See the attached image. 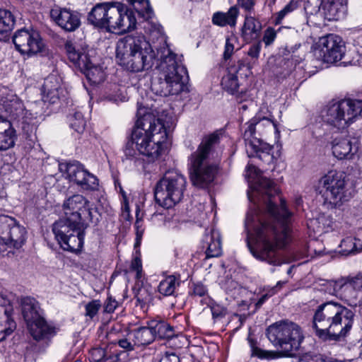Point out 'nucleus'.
<instances>
[{
  "mask_svg": "<svg viewBox=\"0 0 362 362\" xmlns=\"http://www.w3.org/2000/svg\"><path fill=\"white\" fill-rule=\"evenodd\" d=\"M259 170L253 165L246 167L245 176L255 181L247 197L253 202V209L247 212L245 226L247 240L254 239L255 246L247 245L252 255L269 264L280 265L278 249L284 247L290 241V223L291 214L286 207V202L280 199L278 207L273 203L272 197L279 194V187L269 179L261 177Z\"/></svg>",
  "mask_w": 362,
  "mask_h": 362,
  "instance_id": "nucleus-1",
  "label": "nucleus"
},
{
  "mask_svg": "<svg viewBox=\"0 0 362 362\" xmlns=\"http://www.w3.org/2000/svg\"><path fill=\"white\" fill-rule=\"evenodd\" d=\"M137 115L131 140L127 143L124 150L126 159L134 160L135 165L141 163L138 157L140 154L151 160L158 158L167 139L165 124L158 116L153 112H146L143 108H139Z\"/></svg>",
  "mask_w": 362,
  "mask_h": 362,
  "instance_id": "nucleus-2",
  "label": "nucleus"
},
{
  "mask_svg": "<svg viewBox=\"0 0 362 362\" xmlns=\"http://www.w3.org/2000/svg\"><path fill=\"white\" fill-rule=\"evenodd\" d=\"M354 313L341 304L328 301L318 305L313 316V327L324 340L339 341L350 332Z\"/></svg>",
  "mask_w": 362,
  "mask_h": 362,
  "instance_id": "nucleus-3",
  "label": "nucleus"
},
{
  "mask_svg": "<svg viewBox=\"0 0 362 362\" xmlns=\"http://www.w3.org/2000/svg\"><path fill=\"white\" fill-rule=\"evenodd\" d=\"M220 138L213 133L204 136L196 151L189 157L190 179L193 185L199 188H208L214 181L218 173V166L211 159L220 157L216 151Z\"/></svg>",
  "mask_w": 362,
  "mask_h": 362,
  "instance_id": "nucleus-4",
  "label": "nucleus"
},
{
  "mask_svg": "<svg viewBox=\"0 0 362 362\" xmlns=\"http://www.w3.org/2000/svg\"><path fill=\"white\" fill-rule=\"evenodd\" d=\"M116 59L126 70L137 73L152 68L156 53L142 35H129L117 44Z\"/></svg>",
  "mask_w": 362,
  "mask_h": 362,
  "instance_id": "nucleus-5",
  "label": "nucleus"
},
{
  "mask_svg": "<svg viewBox=\"0 0 362 362\" xmlns=\"http://www.w3.org/2000/svg\"><path fill=\"white\" fill-rule=\"evenodd\" d=\"M158 76L151 83V90L156 95H177L186 88L184 76L187 69L181 59L169 48L164 49L158 66Z\"/></svg>",
  "mask_w": 362,
  "mask_h": 362,
  "instance_id": "nucleus-6",
  "label": "nucleus"
},
{
  "mask_svg": "<svg viewBox=\"0 0 362 362\" xmlns=\"http://www.w3.org/2000/svg\"><path fill=\"white\" fill-rule=\"evenodd\" d=\"M267 335L284 356H292L304 339L300 327L291 322H283L269 326Z\"/></svg>",
  "mask_w": 362,
  "mask_h": 362,
  "instance_id": "nucleus-7",
  "label": "nucleus"
},
{
  "mask_svg": "<svg viewBox=\"0 0 362 362\" xmlns=\"http://www.w3.org/2000/svg\"><path fill=\"white\" fill-rule=\"evenodd\" d=\"M185 176L177 170H169L157 183L154 196L156 202L162 207L169 209L179 203L186 188Z\"/></svg>",
  "mask_w": 362,
  "mask_h": 362,
  "instance_id": "nucleus-8",
  "label": "nucleus"
},
{
  "mask_svg": "<svg viewBox=\"0 0 362 362\" xmlns=\"http://www.w3.org/2000/svg\"><path fill=\"white\" fill-rule=\"evenodd\" d=\"M362 115V100L346 99L329 103L322 115L324 121L343 129Z\"/></svg>",
  "mask_w": 362,
  "mask_h": 362,
  "instance_id": "nucleus-9",
  "label": "nucleus"
},
{
  "mask_svg": "<svg viewBox=\"0 0 362 362\" xmlns=\"http://www.w3.org/2000/svg\"><path fill=\"white\" fill-rule=\"evenodd\" d=\"M345 178L344 173L332 170L319 180L316 191L322 196L325 204L333 208L349 199Z\"/></svg>",
  "mask_w": 362,
  "mask_h": 362,
  "instance_id": "nucleus-10",
  "label": "nucleus"
},
{
  "mask_svg": "<svg viewBox=\"0 0 362 362\" xmlns=\"http://www.w3.org/2000/svg\"><path fill=\"white\" fill-rule=\"evenodd\" d=\"M65 218L67 223H71L73 227L84 225L87 221H93V208L84 197L81 194H75L67 199L64 203Z\"/></svg>",
  "mask_w": 362,
  "mask_h": 362,
  "instance_id": "nucleus-11",
  "label": "nucleus"
},
{
  "mask_svg": "<svg viewBox=\"0 0 362 362\" xmlns=\"http://www.w3.org/2000/svg\"><path fill=\"white\" fill-rule=\"evenodd\" d=\"M65 49L71 62L77 66L93 84L104 81L105 74L100 66L93 64L86 51L77 48L71 41L65 43Z\"/></svg>",
  "mask_w": 362,
  "mask_h": 362,
  "instance_id": "nucleus-12",
  "label": "nucleus"
},
{
  "mask_svg": "<svg viewBox=\"0 0 362 362\" xmlns=\"http://www.w3.org/2000/svg\"><path fill=\"white\" fill-rule=\"evenodd\" d=\"M83 226L73 227L71 223H67L64 221H57L53 225L52 231L59 244L64 250L76 252L81 250L83 245Z\"/></svg>",
  "mask_w": 362,
  "mask_h": 362,
  "instance_id": "nucleus-13",
  "label": "nucleus"
},
{
  "mask_svg": "<svg viewBox=\"0 0 362 362\" xmlns=\"http://www.w3.org/2000/svg\"><path fill=\"white\" fill-rule=\"evenodd\" d=\"M344 52L345 46L341 37L329 34L319 39L314 49V55L324 62L334 63L342 59Z\"/></svg>",
  "mask_w": 362,
  "mask_h": 362,
  "instance_id": "nucleus-14",
  "label": "nucleus"
},
{
  "mask_svg": "<svg viewBox=\"0 0 362 362\" xmlns=\"http://www.w3.org/2000/svg\"><path fill=\"white\" fill-rule=\"evenodd\" d=\"M13 42L21 54L28 57L43 53L45 50V45L40 33L34 30H17L13 37Z\"/></svg>",
  "mask_w": 362,
  "mask_h": 362,
  "instance_id": "nucleus-15",
  "label": "nucleus"
},
{
  "mask_svg": "<svg viewBox=\"0 0 362 362\" xmlns=\"http://www.w3.org/2000/svg\"><path fill=\"white\" fill-rule=\"evenodd\" d=\"M107 30L111 33H124L136 28V19L133 11L122 3L115 2L110 13Z\"/></svg>",
  "mask_w": 362,
  "mask_h": 362,
  "instance_id": "nucleus-16",
  "label": "nucleus"
},
{
  "mask_svg": "<svg viewBox=\"0 0 362 362\" xmlns=\"http://www.w3.org/2000/svg\"><path fill=\"white\" fill-rule=\"evenodd\" d=\"M59 170L66 174V177L80 186L83 189L95 190L98 187L97 177L84 168L79 162L59 164Z\"/></svg>",
  "mask_w": 362,
  "mask_h": 362,
  "instance_id": "nucleus-17",
  "label": "nucleus"
},
{
  "mask_svg": "<svg viewBox=\"0 0 362 362\" xmlns=\"http://www.w3.org/2000/svg\"><path fill=\"white\" fill-rule=\"evenodd\" d=\"M339 298L350 306L362 305V276L341 278Z\"/></svg>",
  "mask_w": 362,
  "mask_h": 362,
  "instance_id": "nucleus-18",
  "label": "nucleus"
},
{
  "mask_svg": "<svg viewBox=\"0 0 362 362\" xmlns=\"http://www.w3.org/2000/svg\"><path fill=\"white\" fill-rule=\"evenodd\" d=\"M14 300L15 296L11 293L0 294V341L10 335L16 327L12 317Z\"/></svg>",
  "mask_w": 362,
  "mask_h": 362,
  "instance_id": "nucleus-19",
  "label": "nucleus"
},
{
  "mask_svg": "<svg viewBox=\"0 0 362 362\" xmlns=\"http://www.w3.org/2000/svg\"><path fill=\"white\" fill-rule=\"evenodd\" d=\"M0 235H4L13 247L18 249L25 242L26 230L13 218L0 215Z\"/></svg>",
  "mask_w": 362,
  "mask_h": 362,
  "instance_id": "nucleus-20",
  "label": "nucleus"
},
{
  "mask_svg": "<svg viewBox=\"0 0 362 362\" xmlns=\"http://www.w3.org/2000/svg\"><path fill=\"white\" fill-rule=\"evenodd\" d=\"M49 14L60 28L68 32L76 30L81 24L78 13L69 8L54 6L51 8Z\"/></svg>",
  "mask_w": 362,
  "mask_h": 362,
  "instance_id": "nucleus-21",
  "label": "nucleus"
},
{
  "mask_svg": "<svg viewBox=\"0 0 362 362\" xmlns=\"http://www.w3.org/2000/svg\"><path fill=\"white\" fill-rule=\"evenodd\" d=\"M115 2L96 4L88 13V21L93 26L107 30Z\"/></svg>",
  "mask_w": 362,
  "mask_h": 362,
  "instance_id": "nucleus-22",
  "label": "nucleus"
},
{
  "mask_svg": "<svg viewBox=\"0 0 362 362\" xmlns=\"http://www.w3.org/2000/svg\"><path fill=\"white\" fill-rule=\"evenodd\" d=\"M333 155L338 159L351 160L358 151V143L356 139L336 138L332 141Z\"/></svg>",
  "mask_w": 362,
  "mask_h": 362,
  "instance_id": "nucleus-23",
  "label": "nucleus"
},
{
  "mask_svg": "<svg viewBox=\"0 0 362 362\" xmlns=\"http://www.w3.org/2000/svg\"><path fill=\"white\" fill-rule=\"evenodd\" d=\"M27 327L33 339L41 341L47 346L57 334L55 327L49 324L43 317Z\"/></svg>",
  "mask_w": 362,
  "mask_h": 362,
  "instance_id": "nucleus-24",
  "label": "nucleus"
},
{
  "mask_svg": "<svg viewBox=\"0 0 362 362\" xmlns=\"http://www.w3.org/2000/svg\"><path fill=\"white\" fill-rule=\"evenodd\" d=\"M245 146L249 157H257L267 164L272 163L275 159L272 153L273 146L261 138L255 137L254 140L245 143Z\"/></svg>",
  "mask_w": 362,
  "mask_h": 362,
  "instance_id": "nucleus-25",
  "label": "nucleus"
},
{
  "mask_svg": "<svg viewBox=\"0 0 362 362\" xmlns=\"http://www.w3.org/2000/svg\"><path fill=\"white\" fill-rule=\"evenodd\" d=\"M275 129L274 123L268 118L257 119L255 117L247 123V127L243 134L245 143L254 140L255 137H257V134L262 136L264 133V130L272 131Z\"/></svg>",
  "mask_w": 362,
  "mask_h": 362,
  "instance_id": "nucleus-26",
  "label": "nucleus"
},
{
  "mask_svg": "<svg viewBox=\"0 0 362 362\" xmlns=\"http://www.w3.org/2000/svg\"><path fill=\"white\" fill-rule=\"evenodd\" d=\"M6 111L15 119L19 122L23 123H35L37 124L36 117L28 110H25L24 105L21 101L18 98L11 100L7 104L5 105Z\"/></svg>",
  "mask_w": 362,
  "mask_h": 362,
  "instance_id": "nucleus-27",
  "label": "nucleus"
},
{
  "mask_svg": "<svg viewBox=\"0 0 362 362\" xmlns=\"http://www.w3.org/2000/svg\"><path fill=\"white\" fill-rule=\"evenodd\" d=\"M17 134L10 121L0 116V151H6L15 146Z\"/></svg>",
  "mask_w": 362,
  "mask_h": 362,
  "instance_id": "nucleus-28",
  "label": "nucleus"
},
{
  "mask_svg": "<svg viewBox=\"0 0 362 362\" xmlns=\"http://www.w3.org/2000/svg\"><path fill=\"white\" fill-rule=\"evenodd\" d=\"M348 0H327L322 4L325 17L328 21H338L343 18L346 11Z\"/></svg>",
  "mask_w": 362,
  "mask_h": 362,
  "instance_id": "nucleus-29",
  "label": "nucleus"
},
{
  "mask_svg": "<svg viewBox=\"0 0 362 362\" xmlns=\"http://www.w3.org/2000/svg\"><path fill=\"white\" fill-rule=\"evenodd\" d=\"M61 90V79L57 76L51 74L45 79L42 86L45 100L55 103L59 99Z\"/></svg>",
  "mask_w": 362,
  "mask_h": 362,
  "instance_id": "nucleus-30",
  "label": "nucleus"
},
{
  "mask_svg": "<svg viewBox=\"0 0 362 362\" xmlns=\"http://www.w3.org/2000/svg\"><path fill=\"white\" fill-rule=\"evenodd\" d=\"M203 247L206 248V258L216 257L221 254V235L218 230L212 229L205 233Z\"/></svg>",
  "mask_w": 362,
  "mask_h": 362,
  "instance_id": "nucleus-31",
  "label": "nucleus"
},
{
  "mask_svg": "<svg viewBox=\"0 0 362 362\" xmlns=\"http://www.w3.org/2000/svg\"><path fill=\"white\" fill-rule=\"evenodd\" d=\"M262 28V23L258 19L247 15L241 28V37L245 42H251L259 37Z\"/></svg>",
  "mask_w": 362,
  "mask_h": 362,
  "instance_id": "nucleus-32",
  "label": "nucleus"
},
{
  "mask_svg": "<svg viewBox=\"0 0 362 362\" xmlns=\"http://www.w3.org/2000/svg\"><path fill=\"white\" fill-rule=\"evenodd\" d=\"M22 314L27 327L42 317L39 313L37 302L33 298L25 297L22 299Z\"/></svg>",
  "mask_w": 362,
  "mask_h": 362,
  "instance_id": "nucleus-33",
  "label": "nucleus"
},
{
  "mask_svg": "<svg viewBox=\"0 0 362 362\" xmlns=\"http://www.w3.org/2000/svg\"><path fill=\"white\" fill-rule=\"evenodd\" d=\"M239 15L237 6H231L227 12L217 11L213 14L212 23L220 27H235Z\"/></svg>",
  "mask_w": 362,
  "mask_h": 362,
  "instance_id": "nucleus-34",
  "label": "nucleus"
},
{
  "mask_svg": "<svg viewBox=\"0 0 362 362\" xmlns=\"http://www.w3.org/2000/svg\"><path fill=\"white\" fill-rule=\"evenodd\" d=\"M134 344L137 346L151 344L155 339L153 330L151 329V322L148 327H142L132 332Z\"/></svg>",
  "mask_w": 362,
  "mask_h": 362,
  "instance_id": "nucleus-35",
  "label": "nucleus"
},
{
  "mask_svg": "<svg viewBox=\"0 0 362 362\" xmlns=\"http://www.w3.org/2000/svg\"><path fill=\"white\" fill-rule=\"evenodd\" d=\"M180 275H169L159 283L158 292L164 296H172L174 294L176 288L180 286Z\"/></svg>",
  "mask_w": 362,
  "mask_h": 362,
  "instance_id": "nucleus-36",
  "label": "nucleus"
},
{
  "mask_svg": "<svg viewBox=\"0 0 362 362\" xmlns=\"http://www.w3.org/2000/svg\"><path fill=\"white\" fill-rule=\"evenodd\" d=\"M339 247L342 255H356L362 252V242L359 239L347 237L341 240Z\"/></svg>",
  "mask_w": 362,
  "mask_h": 362,
  "instance_id": "nucleus-37",
  "label": "nucleus"
},
{
  "mask_svg": "<svg viewBox=\"0 0 362 362\" xmlns=\"http://www.w3.org/2000/svg\"><path fill=\"white\" fill-rule=\"evenodd\" d=\"M151 329L153 330L155 338L170 339L175 335L173 327L163 321H151Z\"/></svg>",
  "mask_w": 362,
  "mask_h": 362,
  "instance_id": "nucleus-38",
  "label": "nucleus"
},
{
  "mask_svg": "<svg viewBox=\"0 0 362 362\" xmlns=\"http://www.w3.org/2000/svg\"><path fill=\"white\" fill-rule=\"evenodd\" d=\"M139 16L148 21L153 15L148 0H127Z\"/></svg>",
  "mask_w": 362,
  "mask_h": 362,
  "instance_id": "nucleus-39",
  "label": "nucleus"
},
{
  "mask_svg": "<svg viewBox=\"0 0 362 362\" xmlns=\"http://www.w3.org/2000/svg\"><path fill=\"white\" fill-rule=\"evenodd\" d=\"M15 25L13 14L7 9L0 8V34L11 31Z\"/></svg>",
  "mask_w": 362,
  "mask_h": 362,
  "instance_id": "nucleus-40",
  "label": "nucleus"
},
{
  "mask_svg": "<svg viewBox=\"0 0 362 362\" xmlns=\"http://www.w3.org/2000/svg\"><path fill=\"white\" fill-rule=\"evenodd\" d=\"M221 86L224 90L230 94H234L238 91L239 83L235 70H233V72L230 70L223 76Z\"/></svg>",
  "mask_w": 362,
  "mask_h": 362,
  "instance_id": "nucleus-41",
  "label": "nucleus"
},
{
  "mask_svg": "<svg viewBox=\"0 0 362 362\" xmlns=\"http://www.w3.org/2000/svg\"><path fill=\"white\" fill-rule=\"evenodd\" d=\"M68 118L71 128L78 134L83 132L86 126V120L80 110H75Z\"/></svg>",
  "mask_w": 362,
  "mask_h": 362,
  "instance_id": "nucleus-42",
  "label": "nucleus"
},
{
  "mask_svg": "<svg viewBox=\"0 0 362 362\" xmlns=\"http://www.w3.org/2000/svg\"><path fill=\"white\" fill-rule=\"evenodd\" d=\"M298 4L297 1L291 0L280 11L276 13L275 18L276 24H281L282 20L289 13L297 9Z\"/></svg>",
  "mask_w": 362,
  "mask_h": 362,
  "instance_id": "nucleus-43",
  "label": "nucleus"
},
{
  "mask_svg": "<svg viewBox=\"0 0 362 362\" xmlns=\"http://www.w3.org/2000/svg\"><path fill=\"white\" fill-rule=\"evenodd\" d=\"M248 341L251 348L252 356H257L259 358H272L275 356V353L272 351H268L263 350L256 346L255 341L249 338Z\"/></svg>",
  "mask_w": 362,
  "mask_h": 362,
  "instance_id": "nucleus-44",
  "label": "nucleus"
},
{
  "mask_svg": "<svg viewBox=\"0 0 362 362\" xmlns=\"http://www.w3.org/2000/svg\"><path fill=\"white\" fill-rule=\"evenodd\" d=\"M192 293L194 296L204 297V299L201 301L202 303L204 302L206 304L209 305V302H211V300L207 296V288L202 283H197L193 285Z\"/></svg>",
  "mask_w": 362,
  "mask_h": 362,
  "instance_id": "nucleus-45",
  "label": "nucleus"
},
{
  "mask_svg": "<svg viewBox=\"0 0 362 362\" xmlns=\"http://www.w3.org/2000/svg\"><path fill=\"white\" fill-rule=\"evenodd\" d=\"M136 222L134 223V228L136 230V243L135 246H138L141 244V241L144 232V227L141 218L139 217V209L137 207L136 211Z\"/></svg>",
  "mask_w": 362,
  "mask_h": 362,
  "instance_id": "nucleus-46",
  "label": "nucleus"
},
{
  "mask_svg": "<svg viewBox=\"0 0 362 362\" xmlns=\"http://www.w3.org/2000/svg\"><path fill=\"white\" fill-rule=\"evenodd\" d=\"M213 319L215 322L221 320L227 314V309L217 303L209 302Z\"/></svg>",
  "mask_w": 362,
  "mask_h": 362,
  "instance_id": "nucleus-47",
  "label": "nucleus"
},
{
  "mask_svg": "<svg viewBox=\"0 0 362 362\" xmlns=\"http://www.w3.org/2000/svg\"><path fill=\"white\" fill-rule=\"evenodd\" d=\"M22 131L26 136V138L31 141H34L36 139V131L37 124L35 123H28L24 122L21 124Z\"/></svg>",
  "mask_w": 362,
  "mask_h": 362,
  "instance_id": "nucleus-48",
  "label": "nucleus"
},
{
  "mask_svg": "<svg viewBox=\"0 0 362 362\" xmlns=\"http://www.w3.org/2000/svg\"><path fill=\"white\" fill-rule=\"evenodd\" d=\"M135 297L137 303L142 308L152 300L151 294L145 288H139Z\"/></svg>",
  "mask_w": 362,
  "mask_h": 362,
  "instance_id": "nucleus-49",
  "label": "nucleus"
},
{
  "mask_svg": "<svg viewBox=\"0 0 362 362\" xmlns=\"http://www.w3.org/2000/svg\"><path fill=\"white\" fill-rule=\"evenodd\" d=\"M341 279L337 281H327L325 285V291L329 295L339 298V293L341 287Z\"/></svg>",
  "mask_w": 362,
  "mask_h": 362,
  "instance_id": "nucleus-50",
  "label": "nucleus"
},
{
  "mask_svg": "<svg viewBox=\"0 0 362 362\" xmlns=\"http://www.w3.org/2000/svg\"><path fill=\"white\" fill-rule=\"evenodd\" d=\"M101 307L100 300H93L86 305V315L93 318L98 312Z\"/></svg>",
  "mask_w": 362,
  "mask_h": 362,
  "instance_id": "nucleus-51",
  "label": "nucleus"
},
{
  "mask_svg": "<svg viewBox=\"0 0 362 362\" xmlns=\"http://www.w3.org/2000/svg\"><path fill=\"white\" fill-rule=\"evenodd\" d=\"M276 37V30L271 27L267 28L264 33V36L262 38L263 42L266 46H269L272 45Z\"/></svg>",
  "mask_w": 362,
  "mask_h": 362,
  "instance_id": "nucleus-52",
  "label": "nucleus"
},
{
  "mask_svg": "<svg viewBox=\"0 0 362 362\" xmlns=\"http://www.w3.org/2000/svg\"><path fill=\"white\" fill-rule=\"evenodd\" d=\"M235 41L234 37L227 38L226 40L225 49L223 52V58L226 60L228 59L233 53L234 44Z\"/></svg>",
  "mask_w": 362,
  "mask_h": 362,
  "instance_id": "nucleus-53",
  "label": "nucleus"
},
{
  "mask_svg": "<svg viewBox=\"0 0 362 362\" xmlns=\"http://www.w3.org/2000/svg\"><path fill=\"white\" fill-rule=\"evenodd\" d=\"M261 42H256L250 46L247 54L252 58H258L261 50Z\"/></svg>",
  "mask_w": 362,
  "mask_h": 362,
  "instance_id": "nucleus-54",
  "label": "nucleus"
},
{
  "mask_svg": "<svg viewBox=\"0 0 362 362\" xmlns=\"http://www.w3.org/2000/svg\"><path fill=\"white\" fill-rule=\"evenodd\" d=\"M300 47V44H296L291 46L286 45L284 49L282 54L284 57H288V56L291 54V57H293L296 56L295 54Z\"/></svg>",
  "mask_w": 362,
  "mask_h": 362,
  "instance_id": "nucleus-55",
  "label": "nucleus"
},
{
  "mask_svg": "<svg viewBox=\"0 0 362 362\" xmlns=\"http://www.w3.org/2000/svg\"><path fill=\"white\" fill-rule=\"evenodd\" d=\"M13 248L4 235H0V253H4L8 249Z\"/></svg>",
  "mask_w": 362,
  "mask_h": 362,
  "instance_id": "nucleus-56",
  "label": "nucleus"
},
{
  "mask_svg": "<svg viewBox=\"0 0 362 362\" xmlns=\"http://www.w3.org/2000/svg\"><path fill=\"white\" fill-rule=\"evenodd\" d=\"M159 362H180V358L175 353L166 352Z\"/></svg>",
  "mask_w": 362,
  "mask_h": 362,
  "instance_id": "nucleus-57",
  "label": "nucleus"
},
{
  "mask_svg": "<svg viewBox=\"0 0 362 362\" xmlns=\"http://www.w3.org/2000/svg\"><path fill=\"white\" fill-rule=\"evenodd\" d=\"M238 3L247 11H250L255 6V0H238Z\"/></svg>",
  "mask_w": 362,
  "mask_h": 362,
  "instance_id": "nucleus-58",
  "label": "nucleus"
},
{
  "mask_svg": "<svg viewBox=\"0 0 362 362\" xmlns=\"http://www.w3.org/2000/svg\"><path fill=\"white\" fill-rule=\"evenodd\" d=\"M276 293L275 288H272L268 293L263 294L256 303V307H260L269 298Z\"/></svg>",
  "mask_w": 362,
  "mask_h": 362,
  "instance_id": "nucleus-59",
  "label": "nucleus"
},
{
  "mask_svg": "<svg viewBox=\"0 0 362 362\" xmlns=\"http://www.w3.org/2000/svg\"><path fill=\"white\" fill-rule=\"evenodd\" d=\"M117 344L121 348L126 349L127 351L133 350L134 346L135 345L134 343L132 344L127 339H119L118 340Z\"/></svg>",
  "mask_w": 362,
  "mask_h": 362,
  "instance_id": "nucleus-60",
  "label": "nucleus"
},
{
  "mask_svg": "<svg viewBox=\"0 0 362 362\" xmlns=\"http://www.w3.org/2000/svg\"><path fill=\"white\" fill-rule=\"evenodd\" d=\"M117 306V301L115 300H112L111 298H109L107 300V303H105V312L109 313H112V312H114V310H115Z\"/></svg>",
  "mask_w": 362,
  "mask_h": 362,
  "instance_id": "nucleus-61",
  "label": "nucleus"
},
{
  "mask_svg": "<svg viewBox=\"0 0 362 362\" xmlns=\"http://www.w3.org/2000/svg\"><path fill=\"white\" fill-rule=\"evenodd\" d=\"M131 268L134 271L141 270V269H142L141 260L139 257H135L132 260V264H131Z\"/></svg>",
  "mask_w": 362,
  "mask_h": 362,
  "instance_id": "nucleus-62",
  "label": "nucleus"
},
{
  "mask_svg": "<svg viewBox=\"0 0 362 362\" xmlns=\"http://www.w3.org/2000/svg\"><path fill=\"white\" fill-rule=\"evenodd\" d=\"M122 216L125 220H129V218H130L129 209V206L127 204H125L123 207Z\"/></svg>",
  "mask_w": 362,
  "mask_h": 362,
  "instance_id": "nucleus-63",
  "label": "nucleus"
},
{
  "mask_svg": "<svg viewBox=\"0 0 362 362\" xmlns=\"http://www.w3.org/2000/svg\"><path fill=\"white\" fill-rule=\"evenodd\" d=\"M93 354H95L96 356H98L95 361L98 362L100 361L104 356V351L102 349H96L93 351Z\"/></svg>",
  "mask_w": 362,
  "mask_h": 362,
  "instance_id": "nucleus-64",
  "label": "nucleus"
}]
</instances>
